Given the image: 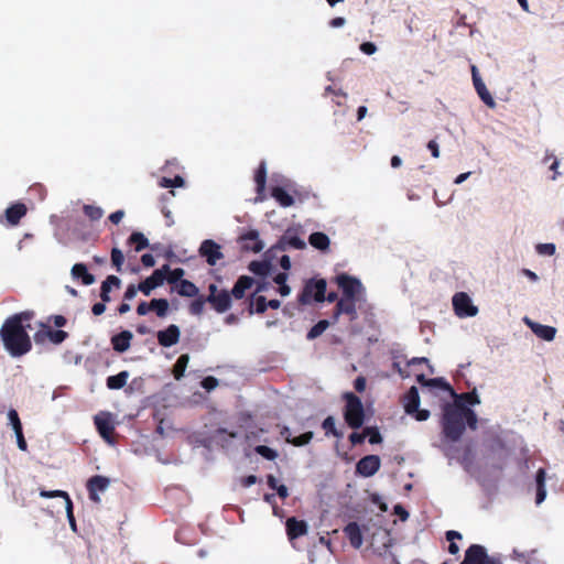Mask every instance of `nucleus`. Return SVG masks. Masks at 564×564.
I'll list each match as a JSON object with an SVG mask.
<instances>
[{
    "label": "nucleus",
    "instance_id": "f257e3e1",
    "mask_svg": "<svg viewBox=\"0 0 564 564\" xmlns=\"http://www.w3.org/2000/svg\"><path fill=\"white\" fill-rule=\"evenodd\" d=\"M451 391L454 402L444 406L442 429L444 436L455 443L463 436L466 425L473 431L477 429L478 417L469 405H478L481 401L476 390L460 394Z\"/></svg>",
    "mask_w": 564,
    "mask_h": 564
},
{
    "label": "nucleus",
    "instance_id": "f03ea898",
    "mask_svg": "<svg viewBox=\"0 0 564 564\" xmlns=\"http://www.w3.org/2000/svg\"><path fill=\"white\" fill-rule=\"evenodd\" d=\"M34 317L33 311H23L9 316L0 328V338L3 343L6 350L12 357H21L26 355L32 349V341L28 334V328H31L30 322Z\"/></svg>",
    "mask_w": 564,
    "mask_h": 564
},
{
    "label": "nucleus",
    "instance_id": "7ed1b4c3",
    "mask_svg": "<svg viewBox=\"0 0 564 564\" xmlns=\"http://www.w3.org/2000/svg\"><path fill=\"white\" fill-rule=\"evenodd\" d=\"M346 406L344 417L346 423L354 430L362 426L365 421L364 405L356 394L352 392L345 393Z\"/></svg>",
    "mask_w": 564,
    "mask_h": 564
},
{
    "label": "nucleus",
    "instance_id": "20e7f679",
    "mask_svg": "<svg viewBox=\"0 0 564 564\" xmlns=\"http://www.w3.org/2000/svg\"><path fill=\"white\" fill-rule=\"evenodd\" d=\"M335 281L343 291L341 297L359 302L366 300V289L359 279L347 273H340L335 278Z\"/></svg>",
    "mask_w": 564,
    "mask_h": 564
},
{
    "label": "nucleus",
    "instance_id": "39448f33",
    "mask_svg": "<svg viewBox=\"0 0 564 564\" xmlns=\"http://www.w3.org/2000/svg\"><path fill=\"white\" fill-rule=\"evenodd\" d=\"M326 280L325 279H311L308 280L302 293L299 296V302L302 305L310 304L312 299L316 302H324L325 301V293H326Z\"/></svg>",
    "mask_w": 564,
    "mask_h": 564
},
{
    "label": "nucleus",
    "instance_id": "423d86ee",
    "mask_svg": "<svg viewBox=\"0 0 564 564\" xmlns=\"http://www.w3.org/2000/svg\"><path fill=\"white\" fill-rule=\"evenodd\" d=\"M94 423L99 435L110 445L116 444L115 424L110 412H99L94 416Z\"/></svg>",
    "mask_w": 564,
    "mask_h": 564
},
{
    "label": "nucleus",
    "instance_id": "0eeeda50",
    "mask_svg": "<svg viewBox=\"0 0 564 564\" xmlns=\"http://www.w3.org/2000/svg\"><path fill=\"white\" fill-rule=\"evenodd\" d=\"M455 314L460 318L474 317L478 314V307L473 304L470 296L465 292L456 293L453 296Z\"/></svg>",
    "mask_w": 564,
    "mask_h": 564
},
{
    "label": "nucleus",
    "instance_id": "6e6552de",
    "mask_svg": "<svg viewBox=\"0 0 564 564\" xmlns=\"http://www.w3.org/2000/svg\"><path fill=\"white\" fill-rule=\"evenodd\" d=\"M220 249V246L216 241L206 239L200 243L198 252L200 257L206 259L209 265H216L217 262L224 258V253Z\"/></svg>",
    "mask_w": 564,
    "mask_h": 564
},
{
    "label": "nucleus",
    "instance_id": "1a4fd4ad",
    "mask_svg": "<svg viewBox=\"0 0 564 564\" xmlns=\"http://www.w3.org/2000/svg\"><path fill=\"white\" fill-rule=\"evenodd\" d=\"M110 485V479L106 476L95 475L87 480L86 488L88 497L93 502L99 503V492H104Z\"/></svg>",
    "mask_w": 564,
    "mask_h": 564
},
{
    "label": "nucleus",
    "instance_id": "9d476101",
    "mask_svg": "<svg viewBox=\"0 0 564 564\" xmlns=\"http://www.w3.org/2000/svg\"><path fill=\"white\" fill-rule=\"evenodd\" d=\"M380 466L381 460L379 456L367 455L357 463L356 471L362 477H371L379 470Z\"/></svg>",
    "mask_w": 564,
    "mask_h": 564
},
{
    "label": "nucleus",
    "instance_id": "9b49d317",
    "mask_svg": "<svg viewBox=\"0 0 564 564\" xmlns=\"http://www.w3.org/2000/svg\"><path fill=\"white\" fill-rule=\"evenodd\" d=\"M169 271V264H164L162 268L156 269L150 276L143 280V295L148 296L150 293L161 286L166 281V273Z\"/></svg>",
    "mask_w": 564,
    "mask_h": 564
},
{
    "label": "nucleus",
    "instance_id": "f8f14e48",
    "mask_svg": "<svg viewBox=\"0 0 564 564\" xmlns=\"http://www.w3.org/2000/svg\"><path fill=\"white\" fill-rule=\"evenodd\" d=\"M523 323L534 333V335L543 340L552 341L556 336L557 329L553 326L533 322L528 316L523 317Z\"/></svg>",
    "mask_w": 564,
    "mask_h": 564
},
{
    "label": "nucleus",
    "instance_id": "ddd939ff",
    "mask_svg": "<svg viewBox=\"0 0 564 564\" xmlns=\"http://www.w3.org/2000/svg\"><path fill=\"white\" fill-rule=\"evenodd\" d=\"M206 301L213 306L217 313L227 312L232 304L231 294L227 290H220V292L214 296L208 295Z\"/></svg>",
    "mask_w": 564,
    "mask_h": 564
},
{
    "label": "nucleus",
    "instance_id": "4468645a",
    "mask_svg": "<svg viewBox=\"0 0 564 564\" xmlns=\"http://www.w3.org/2000/svg\"><path fill=\"white\" fill-rule=\"evenodd\" d=\"M8 419L14 431L18 447L23 452L28 451V443L24 438L22 423L17 410L10 409L8 412Z\"/></svg>",
    "mask_w": 564,
    "mask_h": 564
},
{
    "label": "nucleus",
    "instance_id": "2eb2a0df",
    "mask_svg": "<svg viewBox=\"0 0 564 564\" xmlns=\"http://www.w3.org/2000/svg\"><path fill=\"white\" fill-rule=\"evenodd\" d=\"M68 337V333L62 329H52L51 327H46V330H39L34 335V340L40 344L48 338L51 343L55 345L62 344Z\"/></svg>",
    "mask_w": 564,
    "mask_h": 564
},
{
    "label": "nucleus",
    "instance_id": "dca6fc26",
    "mask_svg": "<svg viewBox=\"0 0 564 564\" xmlns=\"http://www.w3.org/2000/svg\"><path fill=\"white\" fill-rule=\"evenodd\" d=\"M181 330L177 325H170L163 330L158 332L159 344L163 347H171L180 339Z\"/></svg>",
    "mask_w": 564,
    "mask_h": 564
},
{
    "label": "nucleus",
    "instance_id": "f3484780",
    "mask_svg": "<svg viewBox=\"0 0 564 564\" xmlns=\"http://www.w3.org/2000/svg\"><path fill=\"white\" fill-rule=\"evenodd\" d=\"M26 213L28 208L23 203H15L6 209L4 218L8 225L17 226Z\"/></svg>",
    "mask_w": 564,
    "mask_h": 564
},
{
    "label": "nucleus",
    "instance_id": "a211bd4d",
    "mask_svg": "<svg viewBox=\"0 0 564 564\" xmlns=\"http://www.w3.org/2000/svg\"><path fill=\"white\" fill-rule=\"evenodd\" d=\"M169 301L165 299H153L149 302V304L143 302V315L147 312H154L158 317H165L169 311Z\"/></svg>",
    "mask_w": 564,
    "mask_h": 564
},
{
    "label": "nucleus",
    "instance_id": "6ab92c4d",
    "mask_svg": "<svg viewBox=\"0 0 564 564\" xmlns=\"http://www.w3.org/2000/svg\"><path fill=\"white\" fill-rule=\"evenodd\" d=\"M240 241H253L252 246L245 245L243 248L251 250L254 253L261 252L264 249L263 241L259 238V231L257 229H250L246 234L239 237Z\"/></svg>",
    "mask_w": 564,
    "mask_h": 564
},
{
    "label": "nucleus",
    "instance_id": "aec40b11",
    "mask_svg": "<svg viewBox=\"0 0 564 564\" xmlns=\"http://www.w3.org/2000/svg\"><path fill=\"white\" fill-rule=\"evenodd\" d=\"M358 302L359 301L348 300V299L341 297L336 303L335 318H338V316L341 315V314L349 315L351 317V319L355 318L356 315H357V307H356V305H357Z\"/></svg>",
    "mask_w": 564,
    "mask_h": 564
},
{
    "label": "nucleus",
    "instance_id": "412c9836",
    "mask_svg": "<svg viewBox=\"0 0 564 564\" xmlns=\"http://www.w3.org/2000/svg\"><path fill=\"white\" fill-rule=\"evenodd\" d=\"M420 404L421 400L419 390L415 386H412L404 395V411L408 414H414V412L417 411V408H420Z\"/></svg>",
    "mask_w": 564,
    "mask_h": 564
},
{
    "label": "nucleus",
    "instance_id": "4be33fe9",
    "mask_svg": "<svg viewBox=\"0 0 564 564\" xmlns=\"http://www.w3.org/2000/svg\"><path fill=\"white\" fill-rule=\"evenodd\" d=\"M344 532L348 538L351 546H354L355 549H359L362 545V532L357 522L348 523L345 527Z\"/></svg>",
    "mask_w": 564,
    "mask_h": 564
},
{
    "label": "nucleus",
    "instance_id": "5701e85b",
    "mask_svg": "<svg viewBox=\"0 0 564 564\" xmlns=\"http://www.w3.org/2000/svg\"><path fill=\"white\" fill-rule=\"evenodd\" d=\"M132 339V333L129 330H122L119 334L112 336L111 338V345L113 350L118 352H123L128 350L130 347Z\"/></svg>",
    "mask_w": 564,
    "mask_h": 564
},
{
    "label": "nucleus",
    "instance_id": "b1692460",
    "mask_svg": "<svg viewBox=\"0 0 564 564\" xmlns=\"http://www.w3.org/2000/svg\"><path fill=\"white\" fill-rule=\"evenodd\" d=\"M286 531L291 540L304 535L307 531V524L304 521H299L295 518H290L286 521Z\"/></svg>",
    "mask_w": 564,
    "mask_h": 564
},
{
    "label": "nucleus",
    "instance_id": "393cba45",
    "mask_svg": "<svg viewBox=\"0 0 564 564\" xmlns=\"http://www.w3.org/2000/svg\"><path fill=\"white\" fill-rule=\"evenodd\" d=\"M253 284V279L248 275H241L235 283L230 294L237 300L245 296L246 291L249 290Z\"/></svg>",
    "mask_w": 564,
    "mask_h": 564
},
{
    "label": "nucleus",
    "instance_id": "a878e982",
    "mask_svg": "<svg viewBox=\"0 0 564 564\" xmlns=\"http://www.w3.org/2000/svg\"><path fill=\"white\" fill-rule=\"evenodd\" d=\"M474 87L476 89L477 95L481 99V101L489 108L494 109L496 108L497 104L489 93V90L486 87V84L482 79H476V82H473Z\"/></svg>",
    "mask_w": 564,
    "mask_h": 564
},
{
    "label": "nucleus",
    "instance_id": "bb28decb",
    "mask_svg": "<svg viewBox=\"0 0 564 564\" xmlns=\"http://www.w3.org/2000/svg\"><path fill=\"white\" fill-rule=\"evenodd\" d=\"M74 279L82 280L84 285H90L95 282V276L88 272L86 264L76 263L72 268Z\"/></svg>",
    "mask_w": 564,
    "mask_h": 564
},
{
    "label": "nucleus",
    "instance_id": "cd10ccee",
    "mask_svg": "<svg viewBox=\"0 0 564 564\" xmlns=\"http://www.w3.org/2000/svg\"><path fill=\"white\" fill-rule=\"evenodd\" d=\"M121 281L116 275H108L106 280L101 283L100 288V297L104 303L110 301V291L112 288H120Z\"/></svg>",
    "mask_w": 564,
    "mask_h": 564
},
{
    "label": "nucleus",
    "instance_id": "c85d7f7f",
    "mask_svg": "<svg viewBox=\"0 0 564 564\" xmlns=\"http://www.w3.org/2000/svg\"><path fill=\"white\" fill-rule=\"evenodd\" d=\"M308 242L312 247L321 251L328 250L330 245L329 237L322 231L311 234L308 237Z\"/></svg>",
    "mask_w": 564,
    "mask_h": 564
},
{
    "label": "nucleus",
    "instance_id": "c756f323",
    "mask_svg": "<svg viewBox=\"0 0 564 564\" xmlns=\"http://www.w3.org/2000/svg\"><path fill=\"white\" fill-rule=\"evenodd\" d=\"M545 476H546V474L543 468H540L536 471V475H535V481H536L535 502H536V505H541L546 498Z\"/></svg>",
    "mask_w": 564,
    "mask_h": 564
},
{
    "label": "nucleus",
    "instance_id": "7c9ffc66",
    "mask_svg": "<svg viewBox=\"0 0 564 564\" xmlns=\"http://www.w3.org/2000/svg\"><path fill=\"white\" fill-rule=\"evenodd\" d=\"M130 375L128 371L123 370L115 376H109L107 378V388L110 390H119L123 388L129 379Z\"/></svg>",
    "mask_w": 564,
    "mask_h": 564
},
{
    "label": "nucleus",
    "instance_id": "2f4dec72",
    "mask_svg": "<svg viewBox=\"0 0 564 564\" xmlns=\"http://www.w3.org/2000/svg\"><path fill=\"white\" fill-rule=\"evenodd\" d=\"M175 289L178 295L184 297H195L199 293V289L188 280H182Z\"/></svg>",
    "mask_w": 564,
    "mask_h": 564
},
{
    "label": "nucleus",
    "instance_id": "473e14b6",
    "mask_svg": "<svg viewBox=\"0 0 564 564\" xmlns=\"http://www.w3.org/2000/svg\"><path fill=\"white\" fill-rule=\"evenodd\" d=\"M272 197L282 206L290 207L294 204L293 197L280 186H275L272 188Z\"/></svg>",
    "mask_w": 564,
    "mask_h": 564
},
{
    "label": "nucleus",
    "instance_id": "72a5a7b5",
    "mask_svg": "<svg viewBox=\"0 0 564 564\" xmlns=\"http://www.w3.org/2000/svg\"><path fill=\"white\" fill-rule=\"evenodd\" d=\"M282 435L285 436L286 441L294 445V446H303V445H306L311 442V440L313 438V432H305L299 436H295V437H290L291 434H290V430L288 427L284 429V431L282 432Z\"/></svg>",
    "mask_w": 564,
    "mask_h": 564
},
{
    "label": "nucleus",
    "instance_id": "f704fd0d",
    "mask_svg": "<svg viewBox=\"0 0 564 564\" xmlns=\"http://www.w3.org/2000/svg\"><path fill=\"white\" fill-rule=\"evenodd\" d=\"M254 181L257 184V192L260 194L264 191L267 182V164L262 161L256 172Z\"/></svg>",
    "mask_w": 564,
    "mask_h": 564
},
{
    "label": "nucleus",
    "instance_id": "c9c22d12",
    "mask_svg": "<svg viewBox=\"0 0 564 564\" xmlns=\"http://www.w3.org/2000/svg\"><path fill=\"white\" fill-rule=\"evenodd\" d=\"M188 361H189V356L186 354L181 355L177 358V360L174 365V369H173V373H174V377L176 380H180L184 376V372L188 365Z\"/></svg>",
    "mask_w": 564,
    "mask_h": 564
},
{
    "label": "nucleus",
    "instance_id": "e433bc0d",
    "mask_svg": "<svg viewBox=\"0 0 564 564\" xmlns=\"http://www.w3.org/2000/svg\"><path fill=\"white\" fill-rule=\"evenodd\" d=\"M329 326V322L327 319L318 321L307 333L306 338L308 340H313L321 336Z\"/></svg>",
    "mask_w": 564,
    "mask_h": 564
},
{
    "label": "nucleus",
    "instance_id": "4c0bfd02",
    "mask_svg": "<svg viewBox=\"0 0 564 564\" xmlns=\"http://www.w3.org/2000/svg\"><path fill=\"white\" fill-rule=\"evenodd\" d=\"M268 308V300L263 295H259L254 299V302L251 303L249 313L253 314H263Z\"/></svg>",
    "mask_w": 564,
    "mask_h": 564
},
{
    "label": "nucleus",
    "instance_id": "58836bf2",
    "mask_svg": "<svg viewBox=\"0 0 564 564\" xmlns=\"http://www.w3.org/2000/svg\"><path fill=\"white\" fill-rule=\"evenodd\" d=\"M284 236H285V241H288V243H289V247L296 249V250H303L306 248V242L303 239H301L299 236L292 235L290 229L286 230Z\"/></svg>",
    "mask_w": 564,
    "mask_h": 564
},
{
    "label": "nucleus",
    "instance_id": "ea45409f",
    "mask_svg": "<svg viewBox=\"0 0 564 564\" xmlns=\"http://www.w3.org/2000/svg\"><path fill=\"white\" fill-rule=\"evenodd\" d=\"M83 212L91 221H97L104 216V210L95 205H84Z\"/></svg>",
    "mask_w": 564,
    "mask_h": 564
},
{
    "label": "nucleus",
    "instance_id": "a19ab883",
    "mask_svg": "<svg viewBox=\"0 0 564 564\" xmlns=\"http://www.w3.org/2000/svg\"><path fill=\"white\" fill-rule=\"evenodd\" d=\"M249 270L256 275L265 276L269 273L270 264L263 261H252L249 264Z\"/></svg>",
    "mask_w": 564,
    "mask_h": 564
},
{
    "label": "nucleus",
    "instance_id": "79ce46f5",
    "mask_svg": "<svg viewBox=\"0 0 564 564\" xmlns=\"http://www.w3.org/2000/svg\"><path fill=\"white\" fill-rule=\"evenodd\" d=\"M417 382L426 386H434V387H443L447 390H451V386L444 381L442 378H434V379H426L424 375H417L416 377Z\"/></svg>",
    "mask_w": 564,
    "mask_h": 564
},
{
    "label": "nucleus",
    "instance_id": "37998d69",
    "mask_svg": "<svg viewBox=\"0 0 564 564\" xmlns=\"http://www.w3.org/2000/svg\"><path fill=\"white\" fill-rule=\"evenodd\" d=\"M184 274H185V271L182 268H176L174 270H171L169 268V271L166 273V281L170 284H175V286H176L182 280H184L183 279Z\"/></svg>",
    "mask_w": 564,
    "mask_h": 564
},
{
    "label": "nucleus",
    "instance_id": "c03bdc74",
    "mask_svg": "<svg viewBox=\"0 0 564 564\" xmlns=\"http://www.w3.org/2000/svg\"><path fill=\"white\" fill-rule=\"evenodd\" d=\"M256 453L268 460H274L278 457L276 451L265 445H258L254 448Z\"/></svg>",
    "mask_w": 564,
    "mask_h": 564
},
{
    "label": "nucleus",
    "instance_id": "a18cd8bd",
    "mask_svg": "<svg viewBox=\"0 0 564 564\" xmlns=\"http://www.w3.org/2000/svg\"><path fill=\"white\" fill-rule=\"evenodd\" d=\"M365 436L369 437L370 444H380L382 442V436L377 426H367L365 429Z\"/></svg>",
    "mask_w": 564,
    "mask_h": 564
},
{
    "label": "nucleus",
    "instance_id": "49530a36",
    "mask_svg": "<svg viewBox=\"0 0 564 564\" xmlns=\"http://www.w3.org/2000/svg\"><path fill=\"white\" fill-rule=\"evenodd\" d=\"M40 496L43 498H56L61 497L65 500V505L68 500H72L69 495L66 491L63 490H41Z\"/></svg>",
    "mask_w": 564,
    "mask_h": 564
},
{
    "label": "nucleus",
    "instance_id": "de8ad7c7",
    "mask_svg": "<svg viewBox=\"0 0 564 564\" xmlns=\"http://www.w3.org/2000/svg\"><path fill=\"white\" fill-rule=\"evenodd\" d=\"M556 251V247L554 243L547 242V243H539L536 246V252L540 256H553Z\"/></svg>",
    "mask_w": 564,
    "mask_h": 564
},
{
    "label": "nucleus",
    "instance_id": "09e8293b",
    "mask_svg": "<svg viewBox=\"0 0 564 564\" xmlns=\"http://www.w3.org/2000/svg\"><path fill=\"white\" fill-rule=\"evenodd\" d=\"M323 429L326 431V434H333L334 436H340V434L336 430V421L334 416H327L323 422Z\"/></svg>",
    "mask_w": 564,
    "mask_h": 564
},
{
    "label": "nucleus",
    "instance_id": "8fccbe9b",
    "mask_svg": "<svg viewBox=\"0 0 564 564\" xmlns=\"http://www.w3.org/2000/svg\"><path fill=\"white\" fill-rule=\"evenodd\" d=\"M206 299H197L195 301H193L189 305V313L192 315H200L203 312H204V307H205V303H206Z\"/></svg>",
    "mask_w": 564,
    "mask_h": 564
},
{
    "label": "nucleus",
    "instance_id": "3c124183",
    "mask_svg": "<svg viewBox=\"0 0 564 564\" xmlns=\"http://www.w3.org/2000/svg\"><path fill=\"white\" fill-rule=\"evenodd\" d=\"M65 509H66V514H67V520H68L69 527H70L72 531L76 533L77 532V524H76V520H75V517H74L73 501L72 500L67 501V503L65 505Z\"/></svg>",
    "mask_w": 564,
    "mask_h": 564
},
{
    "label": "nucleus",
    "instance_id": "603ef678",
    "mask_svg": "<svg viewBox=\"0 0 564 564\" xmlns=\"http://www.w3.org/2000/svg\"><path fill=\"white\" fill-rule=\"evenodd\" d=\"M123 260H124V258H123V253L121 252V250L113 248L111 251V261H112V264L117 268V270H120V267L122 265Z\"/></svg>",
    "mask_w": 564,
    "mask_h": 564
},
{
    "label": "nucleus",
    "instance_id": "864d4df0",
    "mask_svg": "<svg viewBox=\"0 0 564 564\" xmlns=\"http://www.w3.org/2000/svg\"><path fill=\"white\" fill-rule=\"evenodd\" d=\"M217 386L218 379L212 376L204 378L202 381V387L208 392L214 390Z\"/></svg>",
    "mask_w": 564,
    "mask_h": 564
},
{
    "label": "nucleus",
    "instance_id": "5fc2aeb1",
    "mask_svg": "<svg viewBox=\"0 0 564 564\" xmlns=\"http://www.w3.org/2000/svg\"><path fill=\"white\" fill-rule=\"evenodd\" d=\"M138 291H141V282H139L137 285L135 284L129 285L124 292L123 300L128 301V300L133 299L137 295Z\"/></svg>",
    "mask_w": 564,
    "mask_h": 564
},
{
    "label": "nucleus",
    "instance_id": "6e6d98bb",
    "mask_svg": "<svg viewBox=\"0 0 564 564\" xmlns=\"http://www.w3.org/2000/svg\"><path fill=\"white\" fill-rule=\"evenodd\" d=\"M129 242L134 245V251H141V231H134L129 238Z\"/></svg>",
    "mask_w": 564,
    "mask_h": 564
},
{
    "label": "nucleus",
    "instance_id": "4d7b16f0",
    "mask_svg": "<svg viewBox=\"0 0 564 564\" xmlns=\"http://www.w3.org/2000/svg\"><path fill=\"white\" fill-rule=\"evenodd\" d=\"M560 167V160L557 158H553V161L551 162L549 169L553 172L552 181H556L558 176L561 175V172L558 171Z\"/></svg>",
    "mask_w": 564,
    "mask_h": 564
},
{
    "label": "nucleus",
    "instance_id": "13d9d810",
    "mask_svg": "<svg viewBox=\"0 0 564 564\" xmlns=\"http://www.w3.org/2000/svg\"><path fill=\"white\" fill-rule=\"evenodd\" d=\"M360 51L367 55H372L377 52V46L372 42H364L360 45Z\"/></svg>",
    "mask_w": 564,
    "mask_h": 564
},
{
    "label": "nucleus",
    "instance_id": "bf43d9fd",
    "mask_svg": "<svg viewBox=\"0 0 564 564\" xmlns=\"http://www.w3.org/2000/svg\"><path fill=\"white\" fill-rule=\"evenodd\" d=\"M365 438H366L365 431L362 433L352 432L349 435V441L354 445L361 444L365 441Z\"/></svg>",
    "mask_w": 564,
    "mask_h": 564
},
{
    "label": "nucleus",
    "instance_id": "052dcab7",
    "mask_svg": "<svg viewBox=\"0 0 564 564\" xmlns=\"http://www.w3.org/2000/svg\"><path fill=\"white\" fill-rule=\"evenodd\" d=\"M413 415L415 416L416 421H426L430 417V411L417 408V411H415Z\"/></svg>",
    "mask_w": 564,
    "mask_h": 564
},
{
    "label": "nucleus",
    "instance_id": "680f3d73",
    "mask_svg": "<svg viewBox=\"0 0 564 564\" xmlns=\"http://www.w3.org/2000/svg\"><path fill=\"white\" fill-rule=\"evenodd\" d=\"M427 149L431 151V154L433 158H438L440 156V147L437 144V142L435 140H431L429 143H427Z\"/></svg>",
    "mask_w": 564,
    "mask_h": 564
},
{
    "label": "nucleus",
    "instance_id": "e2e57ef3",
    "mask_svg": "<svg viewBox=\"0 0 564 564\" xmlns=\"http://www.w3.org/2000/svg\"><path fill=\"white\" fill-rule=\"evenodd\" d=\"M393 510L394 513L398 514L401 520L404 521L409 518V512L401 505H395Z\"/></svg>",
    "mask_w": 564,
    "mask_h": 564
},
{
    "label": "nucleus",
    "instance_id": "0e129e2a",
    "mask_svg": "<svg viewBox=\"0 0 564 564\" xmlns=\"http://www.w3.org/2000/svg\"><path fill=\"white\" fill-rule=\"evenodd\" d=\"M354 387L358 392H362L366 389V379L364 377L356 378Z\"/></svg>",
    "mask_w": 564,
    "mask_h": 564
},
{
    "label": "nucleus",
    "instance_id": "69168bd1",
    "mask_svg": "<svg viewBox=\"0 0 564 564\" xmlns=\"http://www.w3.org/2000/svg\"><path fill=\"white\" fill-rule=\"evenodd\" d=\"M124 216V213L123 210H117L112 214H110L109 216V220L112 223V224H119L121 221V219L123 218Z\"/></svg>",
    "mask_w": 564,
    "mask_h": 564
},
{
    "label": "nucleus",
    "instance_id": "338daca9",
    "mask_svg": "<svg viewBox=\"0 0 564 564\" xmlns=\"http://www.w3.org/2000/svg\"><path fill=\"white\" fill-rule=\"evenodd\" d=\"M106 311V305L104 302L95 303L91 307V312L94 315H101Z\"/></svg>",
    "mask_w": 564,
    "mask_h": 564
},
{
    "label": "nucleus",
    "instance_id": "774afa93",
    "mask_svg": "<svg viewBox=\"0 0 564 564\" xmlns=\"http://www.w3.org/2000/svg\"><path fill=\"white\" fill-rule=\"evenodd\" d=\"M155 264V259L150 253H143V267L152 268Z\"/></svg>",
    "mask_w": 564,
    "mask_h": 564
}]
</instances>
